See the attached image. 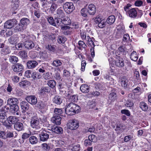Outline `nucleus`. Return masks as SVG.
Wrapping results in <instances>:
<instances>
[{"instance_id": "f257e3e1", "label": "nucleus", "mask_w": 151, "mask_h": 151, "mask_svg": "<svg viewBox=\"0 0 151 151\" xmlns=\"http://www.w3.org/2000/svg\"><path fill=\"white\" fill-rule=\"evenodd\" d=\"M66 107L65 109V112L68 115H73L74 114L78 113L81 109L78 105L73 103H70Z\"/></svg>"}, {"instance_id": "f03ea898", "label": "nucleus", "mask_w": 151, "mask_h": 151, "mask_svg": "<svg viewBox=\"0 0 151 151\" xmlns=\"http://www.w3.org/2000/svg\"><path fill=\"white\" fill-rule=\"evenodd\" d=\"M29 116L32 118L30 122L31 126L32 128L36 129H39L41 128L42 126V124L40 122L39 119L35 116L34 114V116H32V113L27 112Z\"/></svg>"}, {"instance_id": "7ed1b4c3", "label": "nucleus", "mask_w": 151, "mask_h": 151, "mask_svg": "<svg viewBox=\"0 0 151 151\" xmlns=\"http://www.w3.org/2000/svg\"><path fill=\"white\" fill-rule=\"evenodd\" d=\"M63 8L66 13L70 14L75 9V7L73 3L66 2L64 4Z\"/></svg>"}, {"instance_id": "20e7f679", "label": "nucleus", "mask_w": 151, "mask_h": 151, "mask_svg": "<svg viewBox=\"0 0 151 151\" xmlns=\"http://www.w3.org/2000/svg\"><path fill=\"white\" fill-rule=\"evenodd\" d=\"M68 129L71 130H75L79 126V122L75 119L70 120L67 124Z\"/></svg>"}, {"instance_id": "39448f33", "label": "nucleus", "mask_w": 151, "mask_h": 151, "mask_svg": "<svg viewBox=\"0 0 151 151\" xmlns=\"http://www.w3.org/2000/svg\"><path fill=\"white\" fill-rule=\"evenodd\" d=\"M138 8H132L126 14L127 15L131 18L137 19V9Z\"/></svg>"}, {"instance_id": "423d86ee", "label": "nucleus", "mask_w": 151, "mask_h": 151, "mask_svg": "<svg viewBox=\"0 0 151 151\" xmlns=\"http://www.w3.org/2000/svg\"><path fill=\"white\" fill-rule=\"evenodd\" d=\"M37 107L42 111H44L47 109V103L45 101H39L37 104Z\"/></svg>"}, {"instance_id": "0eeeda50", "label": "nucleus", "mask_w": 151, "mask_h": 151, "mask_svg": "<svg viewBox=\"0 0 151 151\" xmlns=\"http://www.w3.org/2000/svg\"><path fill=\"white\" fill-rule=\"evenodd\" d=\"M26 99L28 103L32 105L36 104L37 101L36 97L33 95L28 96Z\"/></svg>"}, {"instance_id": "6e6552de", "label": "nucleus", "mask_w": 151, "mask_h": 151, "mask_svg": "<svg viewBox=\"0 0 151 151\" xmlns=\"http://www.w3.org/2000/svg\"><path fill=\"white\" fill-rule=\"evenodd\" d=\"M38 65V63L35 60H30L27 63V67L29 69H32Z\"/></svg>"}, {"instance_id": "1a4fd4ad", "label": "nucleus", "mask_w": 151, "mask_h": 151, "mask_svg": "<svg viewBox=\"0 0 151 151\" xmlns=\"http://www.w3.org/2000/svg\"><path fill=\"white\" fill-rule=\"evenodd\" d=\"M87 12L91 15H94L96 12V8L95 5L93 4H89L88 7Z\"/></svg>"}, {"instance_id": "9d476101", "label": "nucleus", "mask_w": 151, "mask_h": 151, "mask_svg": "<svg viewBox=\"0 0 151 151\" xmlns=\"http://www.w3.org/2000/svg\"><path fill=\"white\" fill-rule=\"evenodd\" d=\"M16 22V21L15 19L8 20L4 23V27L6 28H11L14 26V22L15 24Z\"/></svg>"}, {"instance_id": "9b49d317", "label": "nucleus", "mask_w": 151, "mask_h": 151, "mask_svg": "<svg viewBox=\"0 0 151 151\" xmlns=\"http://www.w3.org/2000/svg\"><path fill=\"white\" fill-rule=\"evenodd\" d=\"M47 131L45 130L40 134V140L45 141L49 138V135L47 133Z\"/></svg>"}, {"instance_id": "f8f14e48", "label": "nucleus", "mask_w": 151, "mask_h": 151, "mask_svg": "<svg viewBox=\"0 0 151 151\" xmlns=\"http://www.w3.org/2000/svg\"><path fill=\"white\" fill-rule=\"evenodd\" d=\"M61 119L59 116L54 115L53 116L51 119V121L53 123L56 125H60L61 124Z\"/></svg>"}, {"instance_id": "ddd939ff", "label": "nucleus", "mask_w": 151, "mask_h": 151, "mask_svg": "<svg viewBox=\"0 0 151 151\" xmlns=\"http://www.w3.org/2000/svg\"><path fill=\"white\" fill-rule=\"evenodd\" d=\"M125 31V28L124 27L118 26L117 28L116 35L118 36L119 38L124 34Z\"/></svg>"}, {"instance_id": "4468645a", "label": "nucleus", "mask_w": 151, "mask_h": 151, "mask_svg": "<svg viewBox=\"0 0 151 151\" xmlns=\"http://www.w3.org/2000/svg\"><path fill=\"white\" fill-rule=\"evenodd\" d=\"M18 101L17 99L12 98L9 99L7 101V105L10 106L17 105V104L18 103Z\"/></svg>"}, {"instance_id": "2eb2a0df", "label": "nucleus", "mask_w": 151, "mask_h": 151, "mask_svg": "<svg viewBox=\"0 0 151 151\" xmlns=\"http://www.w3.org/2000/svg\"><path fill=\"white\" fill-rule=\"evenodd\" d=\"M24 69V67L23 65L19 63L15 64L13 68V70L16 72H21Z\"/></svg>"}, {"instance_id": "dca6fc26", "label": "nucleus", "mask_w": 151, "mask_h": 151, "mask_svg": "<svg viewBox=\"0 0 151 151\" xmlns=\"http://www.w3.org/2000/svg\"><path fill=\"white\" fill-rule=\"evenodd\" d=\"M128 82L127 78L125 76L122 77L119 81V82L121 86L124 88L127 87Z\"/></svg>"}, {"instance_id": "f3484780", "label": "nucleus", "mask_w": 151, "mask_h": 151, "mask_svg": "<svg viewBox=\"0 0 151 151\" xmlns=\"http://www.w3.org/2000/svg\"><path fill=\"white\" fill-rule=\"evenodd\" d=\"M24 46L28 49H31L34 47L35 44L32 41L28 40L25 42Z\"/></svg>"}, {"instance_id": "a211bd4d", "label": "nucleus", "mask_w": 151, "mask_h": 151, "mask_svg": "<svg viewBox=\"0 0 151 151\" xmlns=\"http://www.w3.org/2000/svg\"><path fill=\"white\" fill-rule=\"evenodd\" d=\"M51 130L55 133L58 134H61L63 132L62 128L57 126H53L51 128Z\"/></svg>"}, {"instance_id": "6ab92c4d", "label": "nucleus", "mask_w": 151, "mask_h": 151, "mask_svg": "<svg viewBox=\"0 0 151 151\" xmlns=\"http://www.w3.org/2000/svg\"><path fill=\"white\" fill-rule=\"evenodd\" d=\"M6 139L9 138L11 137H16L17 134L15 131L11 132L7 131L6 132Z\"/></svg>"}, {"instance_id": "aec40b11", "label": "nucleus", "mask_w": 151, "mask_h": 151, "mask_svg": "<svg viewBox=\"0 0 151 151\" xmlns=\"http://www.w3.org/2000/svg\"><path fill=\"white\" fill-rule=\"evenodd\" d=\"M62 99L61 97L59 96H56L52 99L53 103L57 104H60L62 102Z\"/></svg>"}, {"instance_id": "412c9836", "label": "nucleus", "mask_w": 151, "mask_h": 151, "mask_svg": "<svg viewBox=\"0 0 151 151\" xmlns=\"http://www.w3.org/2000/svg\"><path fill=\"white\" fill-rule=\"evenodd\" d=\"M81 91L83 93H87L89 91V86L86 84L82 85L80 88Z\"/></svg>"}, {"instance_id": "4be33fe9", "label": "nucleus", "mask_w": 151, "mask_h": 151, "mask_svg": "<svg viewBox=\"0 0 151 151\" xmlns=\"http://www.w3.org/2000/svg\"><path fill=\"white\" fill-rule=\"evenodd\" d=\"M14 126V129L18 131H21L23 128V125L20 122L16 123L15 124Z\"/></svg>"}, {"instance_id": "5701e85b", "label": "nucleus", "mask_w": 151, "mask_h": 151, "mask_svg": "<svg viewBox=\"0 0 151 151\" xmlns=\"http://www.w3.org/2000/svg\"><path fill=\"white\" fill-rule=\"evenodd\" d=\"M7 119L11 125L15 124L18 121V118L14 116H9L7 118Z\"/></svg>"}, {"instance_id": "b1692460", "label": "nucleus", "mask_w": 151, "mask_h": 151, "mask_svg": "<svg viewBox=\"0 0 151 151\" xmlns=\"http://www.w3.org/2000/svg\"><path fill=\"white\" fill-rule=\"evenodd\" d=\"M116 65L119 67H122L124 65V62L123 59L121 58H119L116 61Z\"/></svg>"}, {"instance_id": "393cba45", "label": "nucleus", "mask_w": 151, "mask_h": 151, "mask_svg": "<svg viewBox=\"0 0 151 151\" xmlns=\"http://www.w3.org/2000/svg\"><path fill=\"white\" fill-rule=\"evenodd\" d=\"M61 9L62 8L60 7L57 10V14L58 17L63 18L65 17V14Z\"/></svg>"}, {"instance_id": "a878e982", "label": "nucleus", "mask_w": 151, "mask_h": 151, "mask_svg": "<svg viewBox=\"0 0 151 151\" xmlns=\"http://www.w3.org/2000/svg\"><path fill=\"white\" fill-rule=\"evenodd\" d=\"M115 20V17L114 15L109 16L107 19V23L109 24H111L114 23Z\"/></svg>"}, {"instance_id": "bb28decb", "label": "nucleus", "mask_w": 151, "mask_h": 151, "mask_svg": "<svg viewBox=\"0 0 151 151\" xmlns=\"http://www.w3.org/2000/svg\"><path fill=\"white\" fill-rule=\"evenodd\" d=\"M49 91V88L48 87H42L39 90V92L41 95H44L46 93H48Z\"/></svg>"}, {"instance_id": "cd10ccee", "label": "nucleus", "mask_w": 151, "mask_h": 151, "mask_svg": "<svg viewBox=\"0 0 151 151\" xmlns=\"http://www.w3.org/2000/svg\"><path fill=\"white\" fill-rule=\"evenodd\" d=\"M18 41V38L16 37H12L9 39V41L10 43L13 45L16 44Z\"/></svg>"}, {"instance_id": "c85d7f7f", "label": "nucleus", "mask_w": 151, "mask_h": 151, "mask_svg": "<svg viewBox=\"0 0 151 151\" xmlns=\"http://www.w3.org/2000/svg\"><path fill=\"white\" fill-rule=\"evenodd\" d=\"M10 111L12 114H15L16 112L19 110V108L18 105H14L10 106Z\"/></svg>"}, {"instance_id": "c756f323", "label": "nucleus", "mask_w": 151, "mask_h": 151, "mask_svg": "<svg viewBox=\"0 0 151 151\" xmlns=\"http://www.w3.org/2000/svg\"><path fill=\"white\" fill-rule=\"evenodd\" d=\"M70 149L73 151H79L80 150V145L78 144H73L70 146Z\"/></svg>"}, {"instance_id": "7c9ffc66", "label": "nucleus", "mask_w": 151, "mask_h": 151, "mask_svg": "<svg viewBox=\"0 0 151 151\" xmlns=\"http://www.w3.org/2000/svg\"><path fill=\"white\" fill-rule=\"evenodd\" d=\"M41 77V76L39 73L36 72H33L32 73L31 78H32L34 79H39Z\"/></svg>"}, {"instance_id": "2f4dec72", "label": "nucleus", "mask_w": 151, "mask_h": 151, "mask_svg": "<svg viewBox=\"0 0 151 151\" xmlns=\"http://www.w3.org/2000/svg\"><path fill=\"white\" fill-rule=\"evenodd\" d=\"M88 42V45L89 46L92 47H94L95 45L94 42L93 41L92 39L88 36H87V40Z\"/></svg>"}, {"instance_id": "473e14b6", "label": "nucleus", "mask_w": 151, "mask_h": 151, "mask_svg": "<svg viewBox=\"0 0 151 151\" xmlns=\"http://www.w3.org/2000/svg\"><path fill=\"white\" fill-rule=\"evenodd\" d=\"M86 45L83 41L81 40L79 41L78 47L79 50H82L83 48H86Z\"/></svg>"}, {"instance_id": "72a5a7b5", "label": "nucleus", "mask_w": 151, "mask_h": 151, "mask_svg": "<svg viewBox=\"0 0 151 151\" xmlns=\"http://www.w3.org/2000/svg\"><path fill=\"white\" fill-rule=\"evenodd\" d=\"M63 111L62 109H58L57 108H55V109L54 112V115H57V116H61V114L63 113Z\"/></svg>"}, {"instance_id": "f704fd0d", "label": "nucleus", "mask_w": 151, "mask_h": 151, "mask_svg": "<svg viewBox=\"0 0 151 151\" xmlns=\"http://www.w3.org/2000/svg\"><path fill=\"white\" fill-rule=\"evenodd\" d=\"M30 22L29 20L25 18H22L21 20V24L24 26H27L29 24Z\"/></svg>"}, {"instance_id": "c9c22d12", "label": "nucleus", "mask_w": 151, "mask_h": 151, "mask_svg": "<svg viewBox=\"0 0 151 151\" xmlns=\"http://www.w3.org/2000/svg\"><path fill=\"white\" fill-rule=\"evenodd\" d=\"M62 63L61 60L56 59L54 60L52 63V65L55 67H58L61 65Z\"/></svg>"}, {"instance_id": "e433bc0d", "label": "nucleus", "mask_w": 151, "mask_h": 151, "mask_svg": "<svg viewBox=\"0 0 151 151\" xmlns=\"http://www.w3.org/2000/svg\"><path fill=\"white\" fill-rule=\"evenodd\" d=\"M5 112L3 111L0 112V122L1 123L3 122L6 119Z\"/></svg>"}, {"instance_id": "4c0bfd02", "label": "nucleus", "mask_w": 151, "mask_h": 151, "mask_svg": "<svg viewBox=\"0 0 151 151\" xmlns=\"http://www.w3.org/2000/svg\"><path fill=\"white\" fill-rule=\"evenodd\" d=\"M2 123L3 124V125L6 128L9 129L11 128L12 125H11L10 122L8 121V120L7 119H6L4 120V121L2 122Z\"/></svg>"}, {"instance_id": "58836bf2", "label": "nucleus", "mask_w": 151, "mask_h": 151, "mask_svg": "<svg viewBox=\"0 0 151 151\" xmlns=\"http://www.w3.org/2000/svg\"><path fill=\"white\" fill-rule=\"evenodd\" d=\"M29 141L31 144H35L37 142L38 139L36 137L32 136L29 138Z\"/></svg>"}, {"instance_id": "ea45409f", "label": "nucleus", "mask_w": 151, "mask_h": 151, "mask_svg": "<svg viewBox=\"0 0 151 151\" xmlns=\"http://www.w3.org/2000/svg\"><path fill=\"white\" fill-rule=\"evenodd\" d=\"M46 18L49 23L54 26H55V20L53 17L50 16H47Z\"/></svg>"}, {"instance_id": "a19ab883", "label": "nucleus", "mask_w": 151, "mask_h": 151, "mask_svg": "<svg viewBox=\"0 0 151 151\" xmlns=\"http://www.w3.org/2000/svg\"><path fill=\"white\" fill-rule=\"evenodd\" d=\"M130 58L132 60L135 61L137 60L138 57L135 51H133L132 52L130 55Z\"/></svg>"}, {"instance_id": "79ce46f5", "label": "nucleus", "mask_w": 151, "mask_h": 151, "mask_svg": "<svg viewBox=\"0 0 151 151\" xmlns=\"http://www.w3.org/2000/svg\"><path fill=\"white\" fill-rule=\"evenodd\" d=\"M9 60L12 63H16L18 61V58L15 56H11L9 58Z\"/></svg>"}, {"instance_id": "37998d69", "label": "nucleus", "mask_w": 151, "mask_h": 151, "mask_svg": "<svg viewBox=\"0 0 151 151\" xmlns=\"http://www.w3.org/2000/svg\"><path fill=\"white\" fill-rule=\"evenodd\" d=\"M140 107L144 111H146L148 108L147 106L146 103L143 102H140Z\"/></svg>"}, {"instance_id": "c03bdc74", "label": "nucleus", "mask_w": 151, "mask_h": 151, "mask_svg": "<svg viewBox=\"0 0 151 151\" xmlns=\"http://www.w3.org/2000/svg\"><path fill=\"white\" fill-rule=\"evenodd\" d=\"M1 51L2 52V53L4 55L9 54L11 52L9 48L7 47H5L4 48H2L1 50Z\"/></svg>"}, {"instance_id": "a18cd8bd", "label": "nucleus", "mask_w": 151, "mask_h": 151, "mask_svg": "<svg viewBox=\"0 0 151 151\" xmlns=\"http://www.w3.org/2000/svg\"><path fill=\"white\" fill-rule=\"evenodd\" d=\"M71 23L70 19L68 17H66L62 20V23L65 25H70Z\"/></svg>"}, {"instance_id": "49530a36", "label": "nucleus", "mask_w": 151, "mask_h": 151, "mask_svg": "<svg viewBox=\"0 0 151 151\" xmlns=\"http://www.w3.org/2000/svg\"><path fill=\"white\" fill-rule=\"evenodd\" d=\"M40 59L45 61L47 60L48 58V55L47 53L45 52H42L41 53L40 55Z\"/></svg>"}, {"instance_id": "de8ad7c7", "label": "nucleus", "mask_w": 151, "mask_h": 151, "mask_svg": "<svg viewBox=\"0 0 151 151\" xmlns=\"http://www.w3.org/2000/svg\"><path fill=\"white\" fill-rule=\"evenodd\" d=\"M124 129V127L123 125L120 123H119L116 124V127L115 130L117 131L119 130H120L121 131H122Z\"/></svg>"}, {"instance_id": "09e8293b", "label": "nucleus", "mask_w": 151, "mask_h": 151, "mask_svg": "<svg viewBox=\"0 0 151 151\" xmlns=\"http://www.w3.org/2000/svg\"><path fill=\"white\" fill-rule=\"evenodd\" d=\"M47 84L49 86L52 88H54L56 85V82L54 80H51L48 81Z\"/></svg>"}, {"instance_id": "8fccbe9b", "label": "nucleus", "mask_w": 151, "mask_h": 151, "mask_svg": "<svg viewBox=\"0 0 151 151\" xmlns=\"http://www.w3.org/2000/svg\"><path fill=\"white\" fill-rule=\"evenodd\" d=\"M106 24V21L104 19H102V20L98 23V27L101 28H102L104 27Z\"/></svg>"}, {"instance_id": "3c124183", "label": "nucleus", "mask_w": 151, "mask_h": 151, "mask_svg": "<svg viewBox=\"0 0 151 151\" xmlns=\"http://www.w3.org/2000/svg\"><path fill=\"white\" fill-rule=\"evenodd\" d=\"M66 41V38L63 36H59L58 39V42L60 44L64 43Z\"/></svg>"}, {"instance_id": "603ef678", "label": "nucleus", "mask_w": 151, "mask_h": 151, "mask_svg": "<svg viewBox=\"0 0 151 151\" xmlns=\"http://www.w3.org/2000/svg\"><path fill=\"white\" fill-rule=\"evenodd\" d=\"M55 46L53 45H51L50 44L48 45L46 47L47 49L50 51H54L55 50Z\"/></svg>"}, {"instance_id": "864d4df0", "label": "nucleus", "mask_w": 151, "mask_h": 151, "mask_svg": "<svg viewBox=\"0 0 151 151\" xmlns=\"http://www.w3.org/2000/svg\"><path fill=\"white\" fill-rule=\"evenodd\" d=\"M62 20L59 18H56L55 19V26L57 24L58 25H60L62 23Z\"/></svg>"}, {"instance_id": "5fc2aeb1", "label": "nucleus", "mask_w": 151, "mask_h": 151, "mask_svg": "<svg viewBox=\"0 0 151 151\" xmlns=\"http://www.w3.org/2000/svg\"><path fill=\"white\" fill-rule=\"evenodd\" d=\"M109 99L111 101H114L116 98V94L115 93H111L109 95Z\"/></svg>"}, {"instance_id": "6e6d98bb", "label": "nucleus", "mask_w": 151, "mask_h": 151, "mask_svg": "<svg viewBox=\"0 0 151 151\" xmlns=\"http://www.w3.org/2000/svg\"><path fill=\"white\" fill-rule=\"evenodd\" d=\"M29 82L27 81H21L19 83V85L21 87H24L28 85Z\"/></svg>"}, {"instance_id": "4d7b16f0", "label": "nucleus", "mask_w": 151, "mask_h": 151, "mask_svg": "<svg viewBox=\"0 0 151 151\" xmlns=\"http://www.w3.org/2000/svg\"><path fill=\"white\" fill-rule=\"evenodd\" d=\"M58 7L57 5L55 3L52 4L50 8V10L52 13L54 12Z\"/></svg>"}, {"instance_id": "13d9d810", "label": "nucleus", "mask_w": 151, "mask_h": 151, "mask_svg": "<svg viewBox=\"0 0 151 151\" xmlns=\"http://www.w3.org/2000/svg\"><path fill=\"white\" fill-rule=\"evenodd\" d=\"M88 138L91 142H96L97 140L96 137L93 134L89 135Z\"/></svg>"}, {"instance_id": "bf43d9fd", "label": "nucleus", "mask_w": 151, "mask_h": 151, "mask_svg": "<svg viewBox=\"0 0 151 151\" xmlns=\"http://www.w3.org/2000/svg\"><path fill=\"white\" fill-rule=\"evenodd\" d=\"M19 55L23 58H26L27 57V53L24 51H20L19 52Z\"/></svg>"}, {"instance_id": "052dcab7", "label": "nucleus", "mask_w": 151, "mask_h": 151, "mask_svg": "<svg viewBox=\"0 0 151 151\" xmlns=\"http://www.w3.org/2000/svg\"><path fill=\"white\" fill-rule=\"evenodd\" d=\"M134 104L132 101L129 100H128L125 104V106L128 107H131Z\"/></svg>"}, {"instance_id": "680f3d73", "label": "nucleus", "mask_w": 151, "mask_h": 151, "mask_svg": "<svg viewBox=\"0 0 151 151\" xmlns=\"http://www.w3.org/2000/svg\"><path fill=\"white\" fill-rule=\"evenodd\" d=\"M94 22L96 24H98L102 20L101 18L99 16H96L93 19Z\"/></svg>"}, {"instance_id": "e2e57ef3", "label": "nucleus", "mask_w": 151, "mask_h": 151, "mask_svg": "<svg viewBox=\"0 0 151 151\" xmlns=\"http://www.w3.org/2000/svg\"><path fill=\"white\" fill-rule=\"evenodd\" d=\"M132 6V5L130 4H128L126 6H125L124 7V11L126 12V14L127 13V12L129 11V8Z\"/></svg>"}, {"instance_id": "0e129e2a", "label": "nucleus", "mask_w": 151, "mask_h": 151, "mask_svg": "<svg viewBox=\"0 0 151 151\" xmlns=\"http://www.w3.org/2000/svg\"><path fill=\"white\" fill-rule=\"evenodd\" d=\"M0 138L4 139H6V133L5 132L0 131Z\"/></svg>"}, {"instance_id": "69168bd1", "label": "nucleus", "mask_w": 151, "mask_h": 151, "mask_svg": "<svg viewBox=\"0 0 151 151\" xmlns=\"http://www.w3.org/2000/svg\"><path fill=\"white\" fill-rule=\"evenodd\" d=\"M32 73L30 70L26 71L25 73V76L27 78H30L32 77Z\"/></svg>"}, {"instance_id": "338daca9", "label": "nucleus", "mask_w": 151, "mask_h": 151, "mask_svg": "<svg viewBox=\"0 0 151 151\" xmlns=\"http://www.w3.org/2000/svg\"><path fill=\"white\" fill-rule=\"evenodd\" d=\"M42 148L45 151H48L50 149V147L46 143H44L42 144Z\"/></svg>"}, {"instance_id": "774afa93", "label": "nucleus", "mask_w": 151, "mask_h": 151, "mask_svg": "<svg viewBox=\"0 0 151 151\" xmlns=\"http://www.w3.org/2000/svg\"><path fill=\"white\" fill-rule=\"evenodd\" d=\"M130 39V37L128 34H125L124 35L123 40L124 41H127Z\"/></svg>"}]
</instances>
